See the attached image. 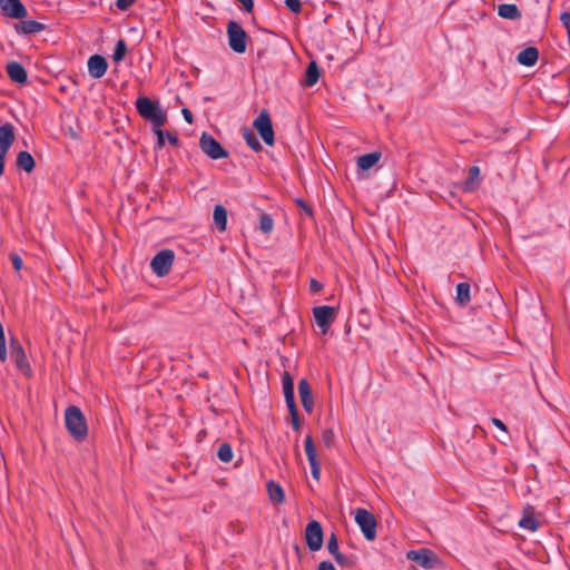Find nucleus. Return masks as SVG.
Instances as JSON below:
<instances>
[{
	"instance_id": "obj_13",
	"label": "nucleus",
	"mask_w": 570,
	"mask_h": 570,
	"mask_svg": "<svg viewBox=\"0 0 570 570\" xmlns=\"http://www.w3.org/2000/svg\"><path fill=\"white\" fill-rule=\"evenodd\" d=\"M108 68L107 59L101 55H92L88 59V72L92 78H101Z\"/></svg>"
},
{
	"instance_id": "obj_32",
	"label": "nucleus",
	"mask_w": 570,
	"mask_h": 570,
	"mask_svg": "<svg viewBox=\"0 0 570 570\" xmlns=\"http://www.w3.org/2000/svg\"><path fill=\"white\" fill-rule=\"evenodd\" d=\"M233 449L229 443H223L219 445L217 456L222 462L228 463L233 459Z\"/></svg>"
},
{
	"instance_id": "obj_27",
	"label": "nucleus",
	"mask_w": 570,
	"mask_h": 570,
	"mask_svg": "<svg viewBox=\"0 0 570 570\" xmlns=\"http://www.w3.org/2000/svg\"><path fill=\"white\" fill-rule=\"evenodd\" d=\"M471 301L470 284L466 282L456 285L455 302L459 306H466Z\"/></svg>"
},
{
	"instance_id": "obj_1",
	"label": "nucleus",
	"mask_w": 570,
	"mask_h": 570,
	"mask_svg": "<svg viewBox=\"0 0 570 570\" xmlns=\"http://www.w3.org/2000/svg\"><path fill=\"white\" fill-rule=\"evenodd\" d=\"M65 424L70 435L77 441L82 442L88 436V426L85 415L81 410L71 405L66 409Z\"/></svg>"
},
{
	"instance_id": "obj_15",
	"label": "nucleus",
	"mask_w": 570,
	"mask_h": 570,
	"mask_svg": "<svg viewBox=\"0 0 570 570\" xmlns=\"http://www.w3.org/2000/svg\"><path fill=\"white\" fill-rule=\"evenodd\" d=\"M9 78L19 85H26L28 81V72L26 68L17 61H10L6 67Z\"/></svg>"
},
{
	"instance_id": "obj_31",
	"label": "nucleus",
	"mask_w": 570,
	"mask_h": 570,
	"mask_svg": "<svg viewBox=\"0 0 570 570\" xmlns=\"http://www.w3.org/2000/svg\"><path fill=\"white\" fill-rule=\"evenodd\" d=\"M127 53V43L124 39H119L116 43L114 53H112V60L118 63L124 60L125 56Z\"/></svg>"
},
{
	"instance_id": "obj_16",
	"label": "nucleus",
	"mask_w": 570,
	"mask_h": 570,
	"mask_svg": "<svg viewBox=\"0 0 570 570\" xmlns=\"http://www.w3.org/2000/svg\"><path fill=\"white\" fill-rule=\"evenodd\" d=\"M46 29V24L38 22L36 20H22L14 24V30L17 33L22 35H32L37 32H41Z\"/></svg>"
},
{
	"instance_id": "obj_28",
	"label": "nucleus",
	"mask_w": 570,
	"mask_h": 570,
	"mask_svg": "<svg viewBox=\"0 0 570 570\" xmlns=\"http://www.w3.org/2000/svg\"><path fill=\"white\" fill-rule=\"evenodd\" d=\"M214 224L219 232H225L227 226V210L223 205H216L213 213Z\"/></svg>"
},
{
	"instance_id": "obj_46",
	"label": "nucleus",
	"mask_w": 570,
	"mask_h": 570,
	"mask_svg": "<svg viewBox=\"0 0 570 570\" xmlns=\"http://www.w3.org/2000/svg\"><path fill=\"white\" fill-rule=\"evenodd\" d=\"M165 136L171 146L177 147L179 145V139L175 134L165 131Z\"/></svg>"
},
{
	"instance_id": "obj_52",
	"label": "nucleus",
	"mask_w": 570,
	"mask_h": 570,
	"mask_svg": "<svg viewBox=\"0 0 570 570\" xmlns=\"http://www.w3.org/2000/svg\"><path fill=\"white\" fill-rule=\"evenodd\" d=\"M144 570H155V563L153 561H144L142 562Z\"/></svg>"
},
{
	"instance_id": "obj_39",
	"label": "nucleus",
	"mask_w": 570,
	"mask_h": 570,
	"mask_svg": "<svg viewBox=\"0 0 570 570\" xmlns=\"http://www.w3.org/2000/svg\"><path fill=\"white\" fill-rule=\"evenodd\" d=\"M295 203L297 204V206L299 208H302L305 212V214L307 216L313 217V215H314L313 208L304 199L296 198Z\"/></svg>"
},
{
	"instance_id": "obj_3",
	"label": "nucleus",
	"mask_w": 570,
	"mask_h": 570,
	"mask_svg": "<svg viewBox=\"0 0 570 570\" xmlns=\"http://www.w3.org/2000/svg\"><path fill=\"white\" fill-rule=\"evenodd\" d=\"M228 46L236 53H244L247 49L248 35L244 28L234 20L227 23L226 28Z\"/></svg>"
},
{
	"instance_id": "obj_26",
	"label": "nucleus",
	"mask_w": 570,
	"mask_h": 570,
	"mask_svg": "<svg viewBox=\"0 0 570 570\" xmlns=\"http://www.w3.org/2000/svg\"><path fill=\"white\" fill-rule=\"evenodd\" d=\"M321 76L320 67L316 61L312 60L305 70L304 85L306 87H313L316 85Z\"/></svg>"
},
{
	"instance_id": "obj_7",
	"label": "nucleus",
	"mask_w": 570,
	"mask_h": 570,
	"mask_svg": "<svg viewBox=\"0 0 570 570\" xmlns=\"http://www.w3.org/2000/svg\"><path fill=\"white\" fill-rule=\"evenodd\" d=\"M175 254L171 249L158 252L150 262L151 271L158 276L164 277L169 274L174 264Z\"/></svg>"
},
{
	"instance_id": "obj_36",
	"label": "nucleus",
	"mask_w": 570,
	"mask_h": 570,
	"mask_svg": "<svg viewBox=\"0 0 570 570\" xmlns=\"http://www.w3.org/2000/svg\"><path fill=\"white\" fill-rule=\"evenodd\" d=\"M286 8L293 13H299L302 11V2L301 0H285L284 1Z\"/></svg>"
},
{
	"instance_id": "obj_11",
	"label": "nucleus",
	"mask_w": 570,
	"mask_h": 570,
	"mask_svg": "<svg viewBox=\"0 0 570 570\" xmlns=\"http://www.w3.org/2000/svg\"><path fill=\"white\" fill-rule=\"evenodd\" d=\"M0 9L4 17L11 19H24L28 16L27 8L21 0H0Z\"/></svg>"
},
{
	"instance_id": "obj_37",
	"label": "nucleus",
	"mask_w": 570,
	"mask_h": 570,
	"mask_svg": "<svg viewBox=\"0 0 570 570\" xmlns=\"http://www.w3.org/2000/svg\"><path fill=\"white\" fill-rule=\"evenodd\" d=\"M153 130L157 136L156 148L161 149L165 146V130H163L161 127H153Z\"/></svg>"
},
{
	"instance_id": "obj_20",
	"label": "nucleus",
	"mask_w": 570,
	"mask_h": 570,
	"mask_svg": "<svg viewBox=\"0 0 570 570\" xmlns=\"http://www.w3.org/2000/svg\"><path fill=\"white\" fill-rule=\"evenodd\" d=\"M382 154L380 151H373L364 154L357 158V168L362 171H366L374 167L381 159Z\"/></svg>"
},
{
	"instance_id": "obj_22",
	"label": "nucleus",
	"mask_w": 570,
	"mask_h": 570,
	"mask_svg": "<svg viewBox=\"0 0 570 570\" xmlns=\"http://www.w3.org/2000/svg\"><path fill=\"white\" fill-rule=\"evenodd\" d=\"M519 525L522 529H527L530 531H535L539 528V522L535 519L533 509L531 507H527L523 509V515L519 521Z\"/></svg>"
},
{
	"instance_id": "obj_50",
	"label": "nucleus",
	"mask_w": 570,
	"mask_h": 570,
	"mask_svg": "<svg viewBox=\"0 0 570 570\" xmlns=\"http://www.w3.org/2000/svg\"><path fill=\"white\" fill-rule=\"evenodd\" d=\"M492 423L500 430L507 432V426L505 424L500 420V419H497V417H492Z\"/></svg>"
},
{
	"instance_id": "obj_49",
	"label": "nucleus",
	"mask_w": 570,
	"mask_h": 570,
	"mask_svg": "<svg viewBox=\"0 0 570 570\" xmlns=\"http://www.w3.org/2000/svg\"><path fill=\"white\" fill-rule=\"evenodd\" d=\"M317 570H336V568L330 561H322L320 562Z\"/></svg>"
},
{
	"instance_id": "obj_42",
	"label": "nucleus",
	"mask_w": 570,
	"mask_h": 570,
	"mask_svg": "<svg viewBox=\"0 0 570 570\" xmlns=\"http://www.w3.org/2000/svg\"><path fill=\"white\" fill-rule=\"evenodd\" d=\"M560 20L562 21L564 28L568 32V41L570 43V12H563L560 17Z\"/></svg>"
},
{
	"instance_id": "obj_44",
	"label": "nucleus",
	"mask_w": 570,
	"mask_h": 570,
	"mask_svg": "<svg viewBox=\"0 0 570 570\" xmlns=\"http://www.w3.org/2000/svg\"><path fill=\"white\" fill-rule=\"evenodd\" d=\"M309 465H311V471H312L313 479L318 481L320 476H321V463L316 462V463H312Z\"/></svg>"
},
{
	"instance_id": "obj_53",
	"label": "nucleus",
	"mask_w": 570,
	"mask_h": 570,
	"mask_svg": "<svg viewBox=\"0 0 570 570\" xmlns=\"http://www.w3.org/2000/svg\"><path fill=\"white\" fill-rule=\"evenodd\" d=\"M449 195H450V198H455V194L453 191H450Z\"/></svg>"
},
{
	"instance_id": "obj_40",
	"label": "nucleus",
	"mask_w": 570,
	"mask_h": 570,
	"mask_svg": "<svg viewBox=\"0 0 570 570\" xmlns=\"http://www.w3.org/2000/svg\"><path fill=\"white\" fill-rule=\"evenodd\" d=\"M9 258L12 263L14 271L19 272L22 268V259L17 253H10Z\"/></svg>"
},
{
	"instance_id": "obj_17",
	"label": "nucleus",
	"mask_w": 570,
	"mask_h": 570,
	"mask_svg": "<svg viewBox=\"0 0 570 570\" xmlns=\"http://www.w3.org/2000/svg\"><path fill=\"white\" fill-rule=\"evenodd\" d=\"M539 59V50L535 47H527L517 56V61L524 67H533Z\"/></svg>"
},
{
	"instance_id": "obj_33",
	"label": "nucleus",
	"mask_w": 570,
	"mask_h": 570,
	"mask_svg": "<svg viewBox=\"0 0 570 570\" xmlns=\"http://www.w3.org/2000/svg\"><path fill=\"white\" fill-rule=\"evenodd\" d=\"M274 220L271 215L263 213L259 218V228L264 234H269L273 230Z\"/></svg>"
},
{
	"instance_id": "obj_24",
	"label": "nucleus",
	"mask_w": 570,
	"mask_h": 570,
	"mask_svg": "<svg viewBox=\"0 0 570 570\" xmlns=\"http://www.w3.org/2000/svg\"><path fill=\"white\" fill-rule=\"evenodd\" d=\"M16 165L19 169L29 174L35 169L36 161L29 151L23 150L17 155Z\"/></svg>"
},
{
	"instance_id": "obj_51",
	"label": "nucleus",
	"mask_w": 570,
	"mask_h": 570,
	"mask_svg": "<svg viewBox=\"0 0 570 570\" xmlns=\"http://www.w3.org/2000/svg\"><path fill=\"white\" fill-rule=\"evenodd\" d=\"M6 156H7V151L0 150V176H2L3 173H4V159H6Z\"/></svg>"
},
{
	"instance_id": "obj_25",
	"label": "nucleus",
	"mask_w": 570,
	"mask_h": 570,
	"mask_svg": "<svg viewBox=\"0 0 570 570\" xmlns=\"http://www.w3.org/2000/svg\"><path fill=\"white\" fill-rule=\"evenodd\" d=\"M269 500L273 503L281 504L285 501V493L283 488L276 481H268L266 484Z\"/></svg>"
},
{
	"instance_id": "obj_43",
	"label": "nucleus",
	"mask_w": 570,
	"mask_h": 570,
	"mask_svg": "<svg viewBox=\"0 0 570 570\" xmlns=\"http://www.w3.org/2000/svg\"><path fill=\"white\" fill-rule=\"evenodd\" d=\"M136 0H116V6L119 10L129 9Z\"/></svg>"
},
{
	"instance_id": "obj_30",
	"label": "nucleus",
	"mask_w": 570,
	"mask_h": 570,
	"mask_svg": "<svg viewBox=\"0 0 570 570\" xmlns=\"http://www.w3.org/2000/svg\"><path fill=\"white\" fill-rule=\"evenodd\" d=\"M305 445V453L307 455V460L309 464L320 462L317 459L316 449L314 445L313 438L311 435H307L304 442Z\"/></svg>"
},
{
	"instance_id": "obj_12",
	"label": "nucleus",
	"mask_w": 570,
	"mask_h": 570,
	"mask_svg": "<svg viewBox=\"0 0 570 570\" xmlns=\"http://www.w3.org/2000/svg\"><path fill=\"white\" fill-rule=\"evenodd\" d=\"M10 356L20 370L29 368V363L24 350L17 337H11L9 341Z\"/></svg>"
},
{
	"instance_id": "obj_29",
	"label": "nucleus",
	"mask_w": 570,
	"mask_h": 570,
	"mask_svg": "<svg viewBox=\"0 0 570 570\" xmlns=\"http://www.w3.org/2000/svg\"><path fill=\"white\" fill-rule=\"evenodd\" d=\"M243 138L246 141V144L256 153L263 150V146L257 139L255 132L250 130L249 128H244L243 130Z\"/></svg>"
},
{
	"instance_id": "obj_41",
	"label": "nucleus",
	"mask_w": 570,
	"mask_h": 570,
	"mask_svg": "<svg viewBox=\"0 0 570 570\" xmlns=\"http://www.w3.org/2000/svg\"><path fill=\"white\" fill-rule=\"evenodd\" d=\"M242 4V9L246 13H252L254 11V0H236Z\"/></svg>"
},
{
	"instance_id": "obj_23",
	"label": "nucleus",
	"mask_w": 570,
	"mask_h": 570,
	"mask_svg": "<svg viewBox=\"0 0 570 570\" xmlns=\"http://www.w3.org/2000/svg\"><path fill=\"white\" fill-rule=\"evenodd\" d=\"M498 14L499 17L508 20H519L521 18V12L517 4L514 3H502L498 6Z\"/></svg>"
},
{
	"instance_id": "obj_35",
	"label": "nucleus",
	"mask_w": 570,
	"mask_h": 570,
	"mask_svg": "<svg viewBox=\"0 0 570 570\" xmlns=\"http://www.w3.org/2000/svg\"><path fill=\"white\" fill-rule=\"evenodd\" d=\"M335 439V433L332 429H326L322 433V441L326 448H331L333 445Z\"/></svg>"
},
{
	"instance_id": "obj_48",
	"label": "nucleus",
	"mask_w": 570,
	"mask_h": 570,
	"mask_svg": "<svg viewBox=\"0 0 570 570\" xmlns=\"http://www.w3.org/2000/svg\"><path fill=\"white\" fill-rule=\"evenodd\" d=\"M335 559V561L341 564V566H344L346 563V558L343 553L340 552V550L335 553L332 554Z\"/></svg>"
},
{
	"instance_id": "obj_10",
	"label": "nucleus",
	"mask_w": 570,
	"mask_h": 570,
	"mask_svg": "<svg viewBox=\"0 0 570 570\" xmlns=\"http://www.w3.org/2000/svg\"><path fill=\"white\" fill-rule=\"evenodd\" d=\"M336 308L333 306L322 305L313 308V315L316 324L321 327L322 333L326 334L335 320Z\"/></svg>"
},
{
	"instance_id": "obj_19",
	"label": "nucleus",
	"mask_w": 570,
	"mask_h": 570,
	"mask_svg": "<svg viewBox=\"0 0 570 570\" xmlns=\"http://www.w3.org/2000/svg\"><path fill=\"white\" fill-rule=\"evenodd\" d=\"M14 141V131L11 124L0 126V150L7 151Z\"/></svg>"
},
{
	"instance_id": "obj_21",
	"label": "nucleus",
	"mask_w": 570,
	"mask_h": 570,
	"mask_svg": "<svg viewBox=\"0 0 570 570\" xmlns=\"http://www.w3.org/2000/svg\"><path fill=\"white\" fill-rule=\"evenodd\" d=\"M480 168L478 166L470 167L468 178L463 183L464 191L471 193L475 190L480 186Z\"/></svg>"
},
{
	"instance_id": "obj_4",
	"label": "nucleus",
	"mask_w": 570,
	"mask_h": 570,
	"mask_svg": "<svg viewBox=\"0 0 570 570\" xmlns=\"http://www.w3.org/2000/svg\"><path fill=\"white\" fill-rule=\"evenodd\" d=\"M355 522L367 541L375 540L377 522L372 512L364 508H358L355 512Z\"/></svg>"
},
{
	"instance_id": "obj_34",
	"label": "nucleus",
	"mask_w": 570,
	"mask_h": 570,
	"mask_svg": "<svg viewBox=\"0 0 570 570\" xmlns=\"http://www.w3.org/2000/svg\"><path fill=\"white\" fill-rule=\"evenodd\" d=\"M289 415H291V422L294 430H299L302 426V422L298 415V409L295 404L294 406L289 405L287 406Z\"/></svg>"
},
{
	"instance_id": "obj_38",
	"label": "nucleus",
	"mask_w": 570,
	"mask_h": 570,
	"mask_svg": "<svg viewBox=\"0 0 570 570\" xmlns=\"http://www.w3.org/2000/svg\"><path fill=\"white\" fill-rule=\"evenodd\" d=\"M327 550L331 554L338 551V541L336 534L333 532L327 541Z\"/></svg>"
},
{
	"instance_id": "obj_14",
	"label": "nucleus",
	"mask_w": 570,
	"mask_h": 570,
	"mask_svg": "<svg viewBox=\"0 0 570 570\" xmlns=\"http://www.w3.org/2000/svg\"><path fill=\"white\" fill-rule=\"evenodd\" d=\"M298 394L301 397V403L303 405V409L307 413H312L314 409V400L312 394V389L306 379H302L298 382Z\"/></svg>"
},
{
	"instance_id": "obj_45",
	"label": "nucleus",
	"mask_w": 570,
	"mask_h": 570,
	"mask_svg": "<svg viewBox=\"0 0 570 570\" xmlns=\"http://www.w3.org/2000/svg\"><path fill=\"white\" fill-rule=\"evenodd\" d=\"M323 288V284L316 279H311L309 282V291L311 293L315 294V293H318L320 291H322Z\"/></svg>"
},
{
	"instance_id": "obj_47",
	"label": "nucleus",
	"mask_w": 570,
	"mask_h": 570,
	"mask_svg": "<svg viewBox=\"0 0 570 570\" xmlns=\"http://www.w3.org/2000/svg\"><path fill=\"white\" fill-rule=\"evenodd\" d=\"M181 114H183V116H184V119H185L188 124H193V121H194V116H193V112H191L188 108H183Z\"/></svg>"
},
{
	"instance_id": "obj_2",
	"label": "nucleus",
	"mask_w": 570,
	"mask_h": 570,
	"mask_svg": "<svg viewBox=\"0 0 570 570\" xmlns=\"http://www.w3.org/2000/svg\"><path fill=\"white\" fill-rule=\"evenodd\" d=\"M136 109L153 127H163L167 121V115L160 108L159 102L149 97H139L136 100Z\"/></svg>"
},
{
	"instance_id": "obj_5",
	"label": "nucleus",
	"mask_w": 570,
	"mask_h": 570,
	"mask_svg": "<svg viewBox=\"0 0 570 570\" xmlns=\"http://www.w3.org/2000/svg\"><path fill=\"white\" fill-rule=\"evenodd\" d=\"M202 151L212 159H223L228 157V150L212 135L203 132L199 138Z\"/></svg>"
},
{
	"instance_id": "obj_6",
	"label": "nucleus",
	"mask_w": 570,
	"mask_h": 570,
	"mask_svg": "<svg viewBox=\"0 0 570 570\" xmlns=\"http://www.w3.org/2000/svg\"><path fill=\"white\" fill-rule=\"evenodd\" d=\"M253 126L267 146L274 145L275 132L272 118L266 109L261 111L258 117L254 120Z\"/></svg>"
},
{
	"instance_id": "obj_18",
	"label": "nucleus",
	"mask_w": 570,
	"mask_h": 570,
	"mask_svg": "<svg viewBox=\"0 0 570 570\" xmlns=\"http://www.w3.org/2000/svg\"><path fill=\"white\" fill-rule=\"evenodd\" d=\"M283 392L285 396L286 405L294 406L295 402V392H294V380L288 372H284L282 376Z\"/></svg>"
},
{
	"instance_id": "obj_8",
	"label": "nucleus",
	"mask_w": 570,
	"mask_h": 570,
	"mask_svg": "<svg viewBox=\"0 0 570 570\" xmlns=\"http://www.w3.org/2000/svg\"><path fill=\"white\" fill-rule=\"evenodd\" d=\"M305 542L307 548L316 552L322 549L324 542V531L320 521L311 520L305 528Z\"/></svg>"
},
{
	"instance_id": "obj_9",
	"label": "nucleus",
	"mask_w": 570,
	"mask_h": 570,
	"mask_svg": "<svg viewBox=\"0 0 570 570\" xmlns=\"http://www.w3.org/2000/svg\"><path fill=\"white\" fill-rule=\"evenodd\" d=\"M406 557L409 560L426 570L435 569L441 563L440 558L432 550L426 548L410 550Z\"/></svg>"
}]
</instances>
